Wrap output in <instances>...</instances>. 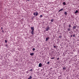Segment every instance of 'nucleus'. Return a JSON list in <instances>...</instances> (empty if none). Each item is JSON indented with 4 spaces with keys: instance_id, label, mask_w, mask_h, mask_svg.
<instances>
[{
    "instance_id": "f257e3e1",
    "label": "nucleus",
    "mask_w": 79,
    "mask_h": 79,
    "mask_svg": "<svg viewBox=\"0 0 79 79\" xmlns=\"http://www.w3.org/2000/svg\"><path fill=\"white\" fill-rule=\"evenodd\" d=\"M31 29L32 31L31 32V33L32 35H34V27H31Z\"/></svg>"
},
{
    "instance_id": "f03ea898",
    "label": "nucleus",
    "mask_w": 79,
    "mask_h": 79,
    "mask_svg": "<svg viewBox=\"0 0 79 79\" xmlns=\"http://www.w3.org/2000/svg\"><path fill=\"white\" fill-rule=\"evenodd\" d=\"M45 29L47 31H49L50 30V27L49 26L47 27Z\"/></svg>"
},
{
    "instance_id": "7ed1b4c3",
    "label": "nucleus",
    "mask_w": 79,
    "mask_h": 79,
    "mask_svg": "<svg viewBox=\"0 0 79 79\" xmlns=\"http://www.w3.org/2000/svg\"><path fill=\"white\" fill-rule=\"evenodd\" d=\"M76 27H77V26H76H76H74L73 27V29H76Z\"/></svg>"
},
{
    "instance_id": "20e7f679",
    "label": "nucleus",
    "mask_w": 79,
    "mask_h": 79,
    "mask_svg": "<svg viewBox=\"0 0 79 79\" xmlns=\"http://www.w3.org/2000/svg\"><path fill=\"white\" fill-rule=\"evenodd\" d=\"M66 67H64L63 68V71H64V70H66Z\"/></svg>"
},
{
    "instance_id": "39448f33",
    "label": "nucleus",
    "mask_w": 79,
    "mask_h": 79,
    "mask_svg": "<svg viewBox=\"0 0 79 79\" xmlns=\"http://www.w3.org/2000/svg\"><path fill=\"white\" fill-rule=\"evenodd\" d=\"M78 12V10H76V11L74 13L75 14H77V13Z\"/></svg>"
},
{
    "instance_id": "423d86ee",
    "label": "nucleus",
    "mask_w": 79,
    "mask_h": 79,
    "mask_svg": "<svg viewBox=\"0 0 79 79\" xmlns=\"http://www.w3.org/2000/svg\"><path fill=\"white\" fill-rule=\"evenodd\" d=\"M42 64L40 63L39 65V67H41V66H42Z\"/></svg>"
},
{
    "instance_id": "0eeeda50",
    "label": "nucleus",
    "mask_w": 79,
    "mask_h": 79,
    "mask_svg": "<svg viewBox=\"0 0 79 79\" xmlns=\"http://www.w3.org/2000/svg\"><path fill=\"white\" fill-rule=\"evenodd\" d=\"M40 18H43V15H41L40 16Z\"/></svg>"
},
{
    "instance_id": "6e6552de",
    "label": "nucleus",
    "mask_w": 79,
    "mask_h": 79,
    "mask_svg": "<svg viewBox=\"0 0 79 79\" xmlns=\"http://www.w3.org/2000/svg\"><path fill=\"white\" fill-rule=\"evenodd\" d=\"M63 9H61L59 11V12L62 11H63Z\"/></svg>"
},
{
    "instance_id": "1a4fd4ad",
    "label": "nucleus",
    "mask_w": 79,
    "mask_h": 79,
    "mask_svg": "<svg viewBox=\"0 0 79 79\" xmlns=\"http://www.w3.org/2000/svg\"><path fill=\"white\" fill-rule=\"evenodd\" d=\"M48 39H49V37L46 38V41H48Z\"/></svg>"
},
{
    "instance_id": "9d476101",
    "label": "nucleus",
    "mask_w": 79,
    "mask_h": 79,
    "mask_svg": "<svg viewBox=\"0 0 79 79\" xmlns=\"http://www.w3.org/2000/svg\"><path fill=\"white\" fill-rule=\"evenodd\" d=\"M70 30H71V28H68V29H67V31H69Z\"/></svg>"
},
{
    "instance_id": "9b49d317",
    "label": "nucleus",
    "mask_w": 79,
    "mask_h": 79,
    "mask_svg": "<svg viewBox=\"0 0 79 79\" xmlns=\"http://www.w3.org/2000/svg\"><path fill=\"white\" fill-rule=\"evenodd\" d=\"M36 12V13L35 14V16H37V15H39V14H38V13H37V12Z\"/></svg>"
},
{
    "instance_id": "f8f14e48",
    "label": "nucleus",
    "mask_w": 79,
    "mask_h": 79,
    "mask_svg": "<svg viewBox=\"0 0 79 79\" xmlns=\"http://www.w3.org/2000/svg\"><path fill=\"white\" fill-rule=\"evenodd\" d=\"M34 55V53H31L30 54V55L32 56V55Z\"/></svg>"
},
{
    "instance_id": "ddd939ff",
    "label": "nucleus",
    "mask_w": 79,
    "mask_h": 79,
    "mask_svg": "<svg viewBox=\"0 0 79 79\" xmlns=\"http://www.w3.org/2000/svg\"><path fill=\"white\" fill-rule=\"evenodd\" d=\"M53 21H54V20H53V19H52L51 20V21L52 23H53Z\"/></svg>"
},
{
    "instance_id": "4468645a",
    "label": "nucleus",
    "mask_w": 79,
    "mask_h": 79,
    "mask_svg": "<svg viewBox=\"0 0 79 79\" xmlns=\"http://www.w3.org/2000/svg\"><path fill=\"white\" fill-rule=\"evenodd\" d=\"M64 13V14H65V15H67V12H65Z\"/></svg>"
},
{
    "instance_id": "2eb2a0df",
    "label": "nucleus",
    "mask_w": 79,
    "mask_h": 79,
    "mask_svg": "<svg viewBox=\"0 0 79 79\" xmlns=\"http://www.w3.org/2000/svg\"><path fill=\"white\" fill-rule=\"evenodd\" d=\"M63 5H66V3L65 2H64L63 3Z\"/></svg>"
},
{
    "instance_id": "dca6fc26",
    "label": "nucleus",
    "mask_w": 79,
    "mask_h": 79,
    "mask_svg": "<svg viewBox=\"0 0 79 79\" xmlns=\"http://www.w3.org/2000/svg\"><path fill=\"white\" fill-rule=\"evenodd\" d=\"M26 73H29V71L28 70L26 72Z\"/></svg>"
},
{
    "instance_id": "f3484780",
    "label": "nucleus",
    "mask_w": 79,
    "mask_h": 79,
    "mask_svg": "<svg viewBox=\"0 0 79 79\" xmlns=\"http://www.w3.org/2000/svg\"><path fill=\"white\" fill-rule=\"evenodd\" d=\"M35 50V48H33L32 49V50L33 51H34V50Z\"/></svg>"
},
{
    "instance_id": "a211bd4d",
    "label": "nucleus",
    "mask_w": 79,
    "mask_h": 79,
    "mask_svg": "<svg viewBox=\"0 0 79 79\" xmlns=\"http://www.w3.org/2000/svg\"><path fill=\"white\" fill-rule=\"evenodd\" d=\"M69 28H70V27H71V25H70V24H69Z\"/></svg>"
},
{
    "instance_id": "6ab92c4d",
    "label": "nucleus",
    "mask_w": 79,
    "mask_h": 79,
    "mask_svg": "<svg viewBox=\"0 0 79 79\" xmlns=\"http://www.w3.org/2000/svg\"><path fill=\"white\" fill-rule=\"evenodd\" d=\"M47 64H49L50 62H49V61L48 62V63H47Z\"/></svg>"
},
{
    "instance_id": "aec40b11",
    "label": "nucleus",
    "mask_w": 79,
    "mask_h": 79,
    "mask_svg": "<svg viewBox=\"0 0 79 79\" xmlns=\"http://www.w3.org/2000/svg\"><path fill=\"white\" fill-rule=\"evenodd\" d=\"M55 57H52V58H51V60H53V59H54L55 58Z\"/></svg>"
},
{
    "instance_id": "412c9836",
    "label": "nucleus",
    "mask_w": 79,
    "mask_h": 79,
    "mask_svg": "<svg viewBox=\"0 0 79 79\" xmlns=\"http://www.w3.org/2000/svg\"><path fill=\"white\" fill-rule=\"evenodd\" d=\"M5 43H6L7 42V40H5Z\"/></svg>"
},
{
    "instance_id": "4be33fe9",
    "label": "nucleus",
    "mask_w": 79,
    "mask_h": 79,
    "mask_svg": "<svg viewBox=\"0 0 79 79\" xmlns=\"http://www.w3.org/2000/svg\"><path fill=\"white\" fill-rule=\"evenodd\" d=\"M59 38H61V35H60V36H59Z\"/></svg>"
},
{
    "instance_id": "5701e85b",
    "label": "nucleus",
    "mask_w": 79,
    "mask_h": 79,
    "mask_svg": "<svg viewBox=\"0 0 79 79\" xmlns=\"http://www.w3.org/2000/svg\"><path fill=\"white\" fill-rule=\"evenodd\" d=\"M33 15H34V16H35V13L33 14Z\"/></svg>"
},
{
    "instance_id": "b1692460",
    "label": "nucleus",
    "mask_w": 79,
    "mask_h": 79,
    "mask_svg": "<svg viewBox=\"0 0 79 79\" xmlns=\"http://www.w3.org/2000/svg\"><path fill=\"white\" fill-rule=\"evenodd\" d=\"M56 46H54V48H56Z\"/></svg>"
},
{
    "instance_id": "393cba45",
    "label": "nucleus",
    "mask_w": 79,
    "mask_h": 79,
    "mask_svg": "<svg viewBox=\"0 0 79 79\" xmlns=\"http://www.w3.org/2000/svg\"><path fill=\"white\" fill-rule=\"evenodd\" d=\"M30 71H32V69H31L30 70Z\"/></svg>"
},
{
    "instance_id": "a878e982",
    "label": "nucleus",
    "mask_w": 79,
    "mask_h": 79,
    "mask_svg": "<svg viewBox=\"0 0 79 79\" xmlns=\"http://www.w3.org/2000/svg\"><path fill=\"white\" fill-rule=\"evenodd\" d=\"M73 37H75V34L73 35Z\"/></svg>"
},
{
    "instance_id": "bb28decb",
    "label": "nucleus",
    "mask_w": 79,
    "mask_h": 79,
    "mask_svg": "<svg viewBox=\"0 0 79 79\" xmlns=\"http://www.w3.org/2000/svg\"><path fill=\"white\" fill-rule=\"evenodd\" d=\"M27 1H28V2H29L31 0H27Z\"/></svg>"
},
{
    "instance_id": "cd10ccee",
    "label": "nucleus",
    "mask_w": 79,
    "mask_h": 79,
    "mask_svg": "<svg viewBox=\"0 0 79 79\" xmlns=\"http://www.w3.org/2000/svg\"><path fill=\"white\" fill-rule=\"evenodd\" d=\"M1 29L2 30V29H3V27H1Z\"/></svg>"
},
{
    "instance_id": "c85d7f7f",
    "label": "nucleus",
    "mask_w": 79,
    "mask_h": 79,
    "mask_svg": "<svg viewBox=\"0 0 79 79\" xmlns=\"http://www.w3.org/2000/svg\"><path fill=\"white\" fill-rule=\"evenodd\" d=\"M57 60H59V58H57Z\"/></svg>"
},
{
    "instance_id": "c756f323",
    "label": "nucleus",
    "mask_w": 79,
    "mask_h": 79,
    "mask_svg": "<svg viewBox=\"0 0 79 79\" xmlns=\"http://www.w3.org/2000/svg\"><path fill=\"white\" fill-rule=\"evenodd\" d=\"M2 32H4V31H3V30H2Z\"/></svg>"
},
{
    "instance_id": "7c9ffc66",
    "label": "nucleus",
    "mask_w": 79,
    "mask_h": 79,
    "mask_svg": "<svg viewBox=\"0 0 79 79\" xmlns=\"http://www.w3.org/2000/svg\"><path fill=\"white\" fill-rule=\"evenodd\" d=\"M71 37H73V35H71Z\"/></svg>"
}]
</instances>
